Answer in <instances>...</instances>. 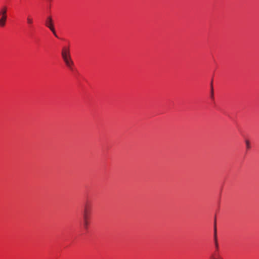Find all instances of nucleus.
Masks as SVG:
<instances>
[{
  "label": "nucleus",
  "instance_id": "f257e3e1",
  "mask_svg": "<svg viewBox=\"0 0 259 259\" xmlns=\"http://www.w3.org/2000/svg\"><path fill=\"white\" fill-rule=\"evenodd\" d=\"M7 20V7L3 6L0 8V27L6 25Z\"/></svg>",
  "mask_w": 259,
  "mask_h": 259
},
{
  "label": "nucleus",
  "instance_id": "f03ea898",
  "mask_svg": "<svg viewBox=\"0 0 259 259\" xmlns=\"http://www.w3.org/2000/svg\"><path fill=\"white\" fill-rule=\"evenodd\" d=\"M45 25L51 30L56 37H58L54 27L52 18L51 16L48 17L46 19Z\"/></svg>",
  "mask_w": 259,
  "mask_h": 259
},
{
  "label": "nucleus",
  "instance_id": "7ed1b4c3",
  "mask_svg": "<svg viewBox=\"0 0 259 259\" xmlns=\"http://www.w3.org/2000/svg\"><path fill=\"white\" fill-rule=\"evenodd\" d=\"M214 246L215 248V251H218L219 250V243L218 241L217 238V221L216 217L214 218Z\"/></svg>",
  "mask_w": 259,
  "mask_h": 259
},
{
  "label": "nucleus",
  "instance_id": "20e7f679",
  "mask_svg": "<svg viewBox=\"0 0 259 259\" xmlns=\"http://www.w3.org/2000/svg\"><path fill=\"white\" fill-rule=\"evenodd\" d=\"M90 213V209L88 204H86L84 207L83 213V219H89Z\"/></svg>",
  "mask_w": 259,
  "mask_h": 259
},
{
  "label": "nucleus",
  "instance_id": "39448f33",
  "mask_svg": "<svg viewBox=\"0 0 259 259\" xmlns=\"http://www.w3.org/2000/svg\"><path fill=\"white\" fill-rule=\"evenodd\" d=\"M63 59L70 57L69 50L67 48H63L61 53Z\"/></svg>",
  "mask_w": 259,
  "mask_h": 259
},
{
  "label": "nucleus",
  "instance_id": "423d86ee",
  "mask_svg": "<svg viewBox=\"0 0 259 259\" xmlns=\"http://www.w3.org/2000/svg\"><path fill=\"white\" fill-rule=\"evenodd\" d=\"M63 60L65 62L67 66L69 68L71 69L72 66L73 64V62L71 60V57L68 58L64 59Z\"/></svg>",
  "mask_w": 259,
  "mask_h": 259
},
{
  "label": "nucleus",
  "instance_id": "0eeeda50",
  "mask_svg": "<svg viewBox=\"0 0 259 259\" xmlns=\"http://www.w3.org/2000/svg\"><path fill=\"white\" fill-rule=\"evenodd\" d=\"M26 22L27 24L30 26L31 27L32 26L33 23V19L32 17L29 15L26 18Z\"/></svg>",
  "mask_w": 259,
  "mask_h": 259
},
{
  "label": "nucleus",
  "instance_id": "6e6552de",
  "mask_svg": "<svg viewBox=\"0 0 259 259\" xmlns=\"http://www.w3.org/2000/svg\"><path fill=\"white\" fill-rule=\"evenodd\" d=\"M89 224V219H83V226L85 229H88Z\"/></svg>",
  "mask_w": 259,
  "mask_h": 259
},
{
  "label": "nucleus",
  "instance_id": "1a4fd4ad",
  "mask_svg": "<svg viewBox=\"0 0 259 259\" xmlns=\"http://www.w3.org/2000/svg\"><path fill=\"white\" fill-rule=\"evenodd\" d=\"M246 147L247 149H249L250 148V142L248 140L245 141Z\"/></svg>",
  "mask_w": 259,
  "mask_h": 259
},
{
  "label": "nucleus",
  "instance_id": "9d476101",
  "mask_svg": "<svg viewBox=\"0 0 259 259\" xmlns=\"http://www.w3.org/2000/svg\"><path fill=\"white\" fill-rule=\"evenodd\" d=\"M211 259H222V258L219 255H217L216 257L214 256L213 257H211Z\"/></svg>",
  "mask_w": 259,
  "mask_h": 259
}]
</instances>
